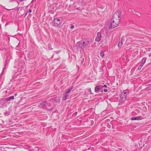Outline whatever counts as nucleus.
<instances>
[{
	"mask_svg": "<svg viewBox=\"0 0 151 151\" xmlns=\"http://www.w3.org/2000/svg\"><path fill=\"white\" fill-rule=\"evenodd\" d=\"M122 13L120 10L116 12L113 15L111 19L110 29L114 28L119 24Z\"/></svg>",
	"mask_w": 151,
	"mask_h": 151,
	"instance_id": "1",
	"label": "nucleus"
},
{
	"mask_svg": "<svg viewBox=\"0 0 151 151\" xmlns=\"http://www.w3.org/2000/svg\"><path fill=\"white\" fill-rule=\"evenodd\" d=\"M127 94L126 92H123L120 96V99L119 101V103L120 104H122L124 101L126 100Z\"/></svg>",
	"mask_w": 151,
	"mask_h": 151,
	"instance_id": "2",
	"label": "nucleus"
},
{
	"mask_svg": "<svg viewBox=\"0 0 151 151\" xmlns=\"http://www.w3.org/2000/svg\"><path fill=\"white\" fill-rule=\"evenodd\" d=\"M60 18H54L52 21V25L53 26L57 27L61 23L62 21Z\"/></svg>",
	"mask_w": 151,
	"mask_h": 151,
	"instance_id": "3",
	"label": "nucleus"
},
{
	"mask_svg": "<svg viewBox=\"0 0 151 151\" xmlns=\"http://www.w3.org/2000/svg\"><path fill=\"white\" fill-rule=\"evenodd\" d=\"M101 33L100 32H98L97 35L95 39V41H99L101 38Z\"/></svg>",
	"mask_w": 151,
	"mask_h": 151,
	"instance_id": "4",
	"label": "nucleus"
},
{
	"mask_svg": "<svg viewBox=\"0 0 151 151\" xmlns=\"http://www.w3.org/2000/svg\"><path fill=\"white\" fill-rule=\"evenodd\" d=\"M102 88L101 86H97L95 88V91L97 93L99 91H101Z\"/></svg>",
	"mask_w": 151,
	"mask_h": 151,
	"instance_id": "5",
	"label": "nucleus"
},
{
	"mask_svg": "<svg viewBox=\"0 0 151 151\" xmlns=\"http://www.w3.org/2000/svg\"><path fill=\"white\" fill-rule=\"evenodd\" d=\"M91 43L89 41H86V42H83L84 45V48H86L88 47H89V45Z\"/></svg>",
	"mask_w": 151,
	"mask_h": 151,
	"instance_id": "6",
	"label": "nucleus"
},
{
	"mask_svg": "<svg viewBox=\"0 0 151 151\" xmlns=\"http://www.w3.org/2000/svg\"><path fill=\"white\" fill-rule=\"evenodd\" d=\"M78 47L79 48H81L82 49L83 47L84 48V46L83 43V42H78Z\"/></svg>",
	"mask_w": 151,
	"mask_h": 151,
	"instance_id": "7",
	"label": "nucleus"
},
{
	"mask_svg": "<svg viewBox=\"0 0 151 151\" xmlns=\"http://www.w3.org/2000/svg\"><path fill=\"white\" fill-rule=\"evenodd\" d=\"M14 96H10V97L6 98L5 99V101L8 102L9 101L11 100H13L14 99Z\"/></svg>",
	"mask_w": 151,
	"mask_h": 151,
	"instance_id": "8",
	"label": "nucleus"
},
{
	"mask_svg": "<svg viewBox=\"0 0 151 151\" xmlns=\"http://www.w3.org/2000/svg\"><path fill=\"white\" fill-rule=\"evenodd\" d=\"M46 101H44L42 102L40 105H39V107H42L43 106H44L46 104Z\"/></svg>",
	"mask_w": 151,
	"mask_h": 151,
	"instance_id": "9",
	"label": "nucleus"
},
{
	"mask_svg": "<svg viewBox=\"0 0 151 151\" xmlns=\"http://www.w3.org/2000/svg\"><path fill=\"white\" fill-rule=\"evenodd\" d=\"M147 58L146 57L143 58L141 61V63L142 64V65H144V64L146 62V60H147Z\"/></svg>",
	"mask_w": 151,
	"mask_h": 151,
	"instance_id": "10",
	"label": "nucleus"
},
{
	"mask_svg": "<svg viewBox=\"0 0 151 151\" xmlns=\"http://www.w3.org/2000/svg\"><path fill=\"white\" fill-rule=\"evenodd\" d=\"M136 117L137 120H140L143 119V117L141 116H138Z\"/></svg>",
	"mask_w": 151,
	"mask_h": 151,
	"instance_id": "11",
	"label": "nucleus"
},
{
	"mask_svg": "<svg viewBox=\"0 0 151 151\" xmlns=\"http://www.w3.org/2000/svg\"><path fill=\"white\" fill-rule=\"evenodd\" d=\"M123 42L120 41L118 44V47H121L123 45Z\"/></svg>",
	"mask_w": 151,
	"mask_h": 151,
	"instance_id": "12",
	"label": "nucleus"
},
{
	"mask_svg": "<svg viewBox=\"0 0 151 151\" xmlns=\"http://www.w3.org/2000/svg\"><path fill=\"white\" fill-rule=\"evenodd\" d=\"M67 96H68V95H67L65 94H63V99L64 100H65L67 99Z\"/></svg>",
	"mask_w": 151,
	"mask_h": 151,
	"instance_id": "13",
	"label": "nucleus"
},
{
	"mask_svg": "<svg viewBox=\"0 0 151 151\" xmlns=\"http://www.w3.org/2000/svg\"><path fill=\"white\" fill-rule=\"evenodd\" d=\"M70 92V91H69L68 90H67V91H66L64 93V94H65L67 95V94L69 93Z\"/></svg>",
	"mask_w": 151,
	"mask_h": 151,
	"instance_id": "14",
	"label": "nucleus"
},
{
	"mask_svg": "<svg viewBox=\"0 0 151 151\" xmlns=\"http://www.w3.org/2000/svg\"><path fill=\"white\" fill-rule=\"evenodd\" d=\"M143 65H142V64H141L140 65L138 68V69L139 70H140L142 67V66Z\"/></svg>",
	"mask_w": 151,
	"mask_h": 151,
	"instance_id": "15",
	"label": "nucleus"
},
{
	"mask_svg": "<svg viewBox=\"0 0 151 151\" xmlns=\"http://www.w3.org/2000/svg\"><path fill=\"white\" fill-rule=\"evenodd\" d=\"M104 55V53L103 52H101L100 53V55L101 57H103Z\"/></svg>",
	"mask_w": 151,
	"mask_h": 151,
	"instance_id": "16",
	"label": "nucleus"
},
{
	"mask_svg": "<svg viewBox=\"0 0 151 151\" xmlns=\"http://www.w3.org/2000/svg\"><path fill=\"white\" fill-rule=\"evenodd\" d=\"M131 119L132 120H137L136 119V117H132L131 118Z\"/></svg>",
	"mask_w": 151,
	"mask_h": 151,
	"instance_id": "17",
	"label": "nucleus"
},
{
	"mask_svg": "<svg viewBox=\"0 0 151 151\" xmlns=\"http://www.w3.org/2000/svg\"><path fill=\"white\" fill-rule=\"evenodd\" d=\"M73 86H71L69 88L68 90L70 91L73 89Z\"/></svg>",
	"mask_w": 151,
	"mask_h": 151,
	"instance_id": "18",
	"label": "nucleus"
},
{
	"mask_svg": "<svg viewBox=\"0 0 151 151\" xmlns=\"http://www.w3.org/2000/svg\"><path fill=\"white\" fill-rule=\"evenodd\" d=\"M73 86H71L69 88L68 90L70 91L73 89Z\"/></svg>",
	"mask_w": 151,
	"mask_h": 151,
	"instance_id": "19",
	"label": "nucleus"
},
{
	"mask_svg": "<svg viewBox=\"0 0 151 151\" xmlns=\"http://www.w3.org/2000/svg\"><path fill=\"white\" fill-rule=\"evenodd\" d=\"M73 86H71L69 88L68 90L70 91L73 89Z\"/></svg>",
	"mask_w": 151,
	"mask_h": 151,
	"instance_id": "20",
	"label": "nucleus"
},
{
	"mask_svg": "<svg viewBox=\"0 0 151 151\" xmlns=\"http://www.w3.org/2000/svg\"><path fill=\"white\" fill-rule=\"evenodd\" d=\"M124 41H125L124 39H123V38H122V39H121L120 41L122 42H124Z\"/></svg>",
	"mask_w": 151,
	"mask_h": 151,
	"instance_id": "21",
	"label": "nucleus"
},
{
	"mask_svg": "<svg viewBox=\"0 0 151 151\" xmlns=\"http://www.w3.org/2000/svg\"><path fill=\"white\" fill-rule=\"evenodd\" d=\"M60 52V51L59 50H58L55 52L56 54H58V53H59Z\"/></svg>",
	"mask_w": 151,
	"mask_h": 151,
	"instance_id": "22",
	"label": "nucleus"
},
{
	"mask_svg": "<svg viewBox=\"0 0 151 151\" xmlns=\"http://www.w3.org/2000/svg\"><path fill=\"white\" fill-rule=\"evenodd\" d=\"M74 26L73 25H72L70 27L71 29H73L74 27Z\"/></svg>",
	"mask_w": 151,
	"mask_h": 151,
	"instance_id": "23",
	"label": "nucleus"
},
{
	"mask_svg": "<svg viewBox=\"0 0 151 151\" xmlns=\"http://www.w3.org/2000/svg\"><path fill=\"white\" fill-rule=\"evenodd\" d=\"M104 91L105 92H106L107 91V90L106 89H104Z\"/></svg>",
	"mask_w": 151,
	"mask_h": 151,
	"instance_id": "24",
	"label": "nucleus"
},
{
	"mask_svg": "<svg viewBox=\"0 0 151 151\" xmlns=\"http://www.w3.org/2000/svg\"><path fill=\"white\" fill-rule=\"evenodd\" d=\"M32 12V10L31 9H29L28 11L29 13H31Z\"/></svg>",
	"mask_w": 151,
	"mask_h": 151,
	"instance_id": "25",
	"label": "nucleus"
},
{
	"mask_svg": "<svg viewBox=\"0 0 151 151\" xmlns=\"http://www.w3.org/2000/svg\"><path fill=\"white\" fill-rule=\"evenodd\" d=\"M101 86L102 87V88H103V87H106L107 86L106 85H105L104 86Z\"/></svg>",
	"mask_w": 151,
	"mask_h": 151,
	"instance_id": "26",
	"label": "nucleus"
},
{
	"mask_svg": "<svg viewBox=\"0 0 151 151\" xmlns=\"http://www.w3.org/2000/svg\"><path fill=\"white\" fill-rule=\"evenodd\" d=\"M148 56L149 57H150L151 56V53H150L148 55Z\"/></svg>",
	"mask_w": 151,
	"mask_h": 151,
	"instance_id": "27",
	"label": "nucleus"
},
{
	"mask_svg": "<svg viewBox=\"0 0 151 151\" xmlns=\"http://www.w3.org/2000/svg\"><path fill=\"white\" fill-rule=\"evenodd\" d=\"M90 91L91 92V88H90Z\"/></svg>",
	"mask_w": 151,
	"mask_h": 151,
	"instance_id": "28",
	"label": "nucleus"
},
{
	"mask_svg": "<svg viewBox=\"0 0 151 151\" xmlns=\"http://www.w3.org/2000/svg\"><path fill=\"white\" fill-rule=\"evenodd\" d=\"M138 111H139V110H138Z\"/></svg>",
	"mask_w": 151,
	"mask_h": 151,
	"instance_id": "29",
	"label": "nucleus"
}]
</instances>
